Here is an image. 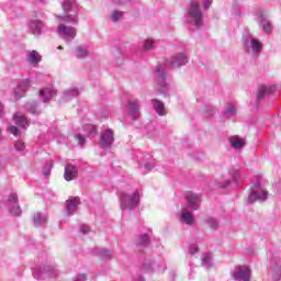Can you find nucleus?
Instances as JSON below:
<instances>
[{
  "instance_id": "1",
  "label": "nucleus",
  "mask_w": 281,
  "mask_h": 281,
  "mask_svg": "<svg viewBox=\"0 0 281 281\" xmlns=\"http://www.w3.org/2000/svg\"><path fill=\"white\" fill-rule=\"evenodd\" d=\"M139 203V192H134L133 195L126 193L121 194V209L133 210Z\"/></svg>"
},
{
  "instance_id": "2",
  "label": "nucleus",
  "mask_w": 281,
  "mask_h": 281,
  "mask_svg": "<svg viewBox=\"0 0 281 281\" xmlns=\"http://www.w3.org/2000/svg\"><path fill=\"white\" fill-rule=\"evenodd\" d=\"M189 16L195 21L196 27H201V25H203V13L201 12L198 2H190Z\"/></svg>"
},
{
  "instance_id": "3",
  "label": "nucleus",
  "mask_w": 281,
  "mask_h": 281,
  "mask_svg": "<svg viewBox=\"0 0 281 281\" xmlns=\"http://www.w3.org/2000/svg\"><path fill=\"white\" fill-rule=\"evenodd\" d=\"M57 33L59 36H63L65 41H74L77 35L76 27L67 26L65 24H59L57 26Z\"/></svg>"
},
{
  "instance_id": "4",
  "label": "nucleus",
  "mask_w": 281,
  "mask_h": 281,
  "mask_svg": "<svg viewBox=\"0 0 281 281\" xmlns=\"http://www.w3.org/2000/svg\"><path fill=\"white\" fill-rule=\"evenodd\" d=\"M267 196H269V191L266 189L255 190L249 195V203H254V201H267Z\"/></svg>"
},
{
  "instance_id": "5",
  "label": "nucleus",
  "mask_w": 281,
  "mask_h": 281,
  "mask_svg": "<svg viewBox=\"0 0 281 281\" xmlns=\"http://www.w3.org/2000/svg\"><path fill=\"white\" fill-rule=\"evenodd\" d=\"M271 93H276V86H258L257 100L260 101L265 95H271Z\"/></svg>"
},
{
  "instance_id": "6",
  "label": "nucleus",
  "mask_w": 281,
  "mask_h": 281,
  "mask_svg": "<svg viewBox=\"0 0 281 281\" xmlns=\"http://www.w3.org/2000/svg\"><path fill=\"white\" fill-rule=\"evenodd\" d=\"M228 142L231 146L236 150H240V148H245V146L247 145V140L238 135L229 136Z\"/></svg>"
},
{
  "instance_id": "7",
  "label": "nucleus",
  "mask_w": 281,
  "mask_h": 281,
  "mask_svg": "<svg viewBox=\"0 0 281 281\" xmlns=\"http://www.w3.org/2000/svg\"><path fill=\"white\" fill-rule=\"evenodd\" d=\"M79 205H80V198H78V196L69 198L66 201V210H67L68 214H74V212H76L78 210Z\"/></svg>"
},
{
  "instance_id": "8",
  "label": "nucleus",
  "mask_w": 281,
  "mask_h": 281,
  "mask_svg": "<svg viewBox=\"0 0 281 281\" xmlns=\"http://www.w3.org/2000/svg\"><path fill=\"white\" fill-rule=\"evenodd\" d=\"M27 89H30V80L25 79L15 90V100H21L27 92Z\"/></svg>"
},
{
  "instance_id": "9",
  "label": "nucleus",
  "mask_w": 281,
  "mask_h": 281,
  "mask_svg": "<svg viewBox=\"0 0 281 281\" xmlns=\"http://www.w3.org/2000/svg\"><path fill=\"white\" fill-rule=\"evenodd\" d=\"M113 142H115V138L113 137V132L111 130H106L101 134V144L105 148H109Z\"/></svg>"
},
{
  "instance_id": "10",
  "label": "nucleus",
  "mask_w": 281,
  "mask_h": 281,
  "mask_svg": "<svg viewBox=\"0 0 281 281\" xmlns=\"http://www.w3.org/2000/svg\"><path fill=\"white\" fill-rule=\"evenodd\" d=\"M64 177L66 181H74V179L78 177V169H76L74 165H67L65 168Z\"/></svg>"
},
{
  "instance_id": "11",
  "label": "nucleus",
  "mask_w": 281,
  "mask_h": 281,
  "mask_svg": "<svg viewBox=\"0 0 281 281\" xmlns=\"http://www.w3.org/2000/svg\"><path fill=\"white\" fill-rule=\"evenodd\" d=\"M38 95L42 98L43 102H49V100L56 95V90L52 88H44L40 90Z\"/></svg>"
},
{
  "instance_id": "12",
  "label": "nucleus",
  "mask_w": 281,
  "mask_h": 281,
  "mask_svg": "<svg viewBox=\"0 0 281 281\" xmlns=\"http://www.w3.org/2000/svg\"><path fill=\"white\" fill-rule=\"evenodd\" d=\"M13 121L18 126H22V128H26V126H30V121L27 120V116L23 115L21 112H16L14 114Z\"/></svg>"
},
{
  "instance_id": "13",
  "label": "nucleus",
  "mask_w": 281,
  "mask_h": 281,
  "mask_svg": "<svg viewBox=\"0 0 281 281\" xmlns=\"http://www.w3.org/2000/svg\"><path fill=\"white\" fill-rule=\"evenodd\" d=\"M188 63V57L186 55L180 54L172 58L171 60V69H177V67H181V65H186Z\"/></svg>"
},
{
  "instance_id": "14",
  "label": "nucleus",
  "mask_w": 281,
  "mask_h": 281,
  "mask_svg": "<svg viewBox=\"0 0 281 281\" xmlns=\"http://www.w3.org/2000/svg\"><path fill=\"white\" fill-rule=\"evenodd\" d=\"M236 280H240V281H249L251 280V269L249 268H245L239 270L236 274H235Z\"/></svg>"
},
{
  "instance_id": "15",
  "label": "nucleus",
  "mask_w": 281,
  "mask_h": 281,
  "mask_svg": "<svg viewBox=\"0 0 281 281\" xmlns=\"http://www.w3.org/2000/svg\"><path fill=\"white\" fill-rule=\"evenodd\" d=\"M153 106L156 111V113H158V115L164 116L167 115V111H166V105L164 104V102L159 101V100H153Z\"/></svg>"
},
{
  "instance_id": "16",
  "label": "nucleus",
  "mask_w": 281,
  "mask_h": 281,
  "mask_svg": "<svg viewBox=\"0 0 281 281\" xmlns=\"http://www.w3.org/2000/svg\"><path fill=\"white\" fill-rule=\"evenodd\" d=\"M186 199L190 207H193V210H196L195 205L200 203L199 195L194 193H187Z\"/></svg>"
},
{
  "instance_id": "17",
  "label": "nucleus",
  "mask_w": 281,
  "mask_h": 281,
  "mask_svg": "<svg viewBox=\"0 0 281 281\" xmlns=\"http://www.w3.org/2000/svg\"><path fill=\"white\" fill-rule=\"evenodd\" d=\"M32 34H41V30H43V22L35 20L30 24Z\"/></svg>"
},
{
  "instance_id": "18",
  "label": "nucleus",
  "mask_w": 281,
  "mask_h": 281,
  "mask_svg": "<svg viewBox=\"0 0 281 281\" xmlns=\"http://www.w3.org/2000/svg\"><path fill=\"white\" fill-rule=\"evenodd\" d=\"M181 218L186 225H193L194 224V215L188 211H183L181 214Z\"/></svg>"
},
{
  "instance_id": "19",
  "label": "nucleus",
  "mask_w": 281,
  "mask_h": 281,
  "mask_svg": "<svg viewBox=\"0 0 281 281\" xmlns=\"http://www.w3.org/2000/svg\"><path fill=\"white\" fill-rule=\"evenodd\" d=\"M75 56L76 58H87L89 56V50L86 47L77 46L75 48Z\"/></svg>"
},
{
  "instance_id": "20",
  "label": "nucleus",
  "mask_w": 281,
  "mask_h": 281,
  "mask_svg": "<svg viewBox=\"0 0 281 281\" xmlns=\"http://www.w3.org/2000/svg\"><path fill=\"white\" fill-rule=\"evenodd\" d=\"M19 204V195L16 193H11L7 199V206L12 207Z\"/></svg>"
},
{
  "instance_id": "21",
  "label": "nucleus",
  "mask_w": 281,
  "mask_h": 281,
  "mask_svg": "<svg viewBox=\"0 0 281 281\" xmlns=\"http://www.w3.org/2000/svg\"><path fill=\"white\" fill-rule=\"evenodd\" d=\"M29 61L31 65H36L37 63H41V54L38 52L33 50L29 55Z\"/></svg>"
},
{
  "instance_id": "22",
  "label": "nucleus",
  "mask_w": 281,
  "mask_h": 281,
  "mask_svg": "<svg viewBox=\"0 0 281 281\" xmlns=\"http://www.w3.org/2000/svg\"><path fill=\"white\" fill-rule=\"evenodd\" d=\"M9 211L12 216H21V214H23V211L21 210V206L19 204L9 206Z\"/></svg>"
},
{
  "instance_id": "23",
  "label": "nucleus",
  "mask_w": 281,
  "mask_h": 281,
  "mask_svg": "<svg viewBox=\"0 0 281 281\" xmlns=\"http://www.w3.org/2000/svg\"><path fill=\"white\" fill-rule=\"evenodd\" d=\"M250 45L252 52H260V49H262V42H260V40H251Z\"/></svg>"
},
{
  "instance_id": "24",
  "label": "nucleus",
  "mask_w": 281,
  "mask_h": 281,
  "mask_svg": "<svg viewBox=\"0 0 281 281\" xmlns=\"http://www.w3.org/2000/svg\"><path fill=\"white\" fill-rule=\"evenodd\" d=\"M156 76H157L158 81L160 82L161 87H164V85L166 82V78L164 77V69H161V67H158L157 71H156Z\"/></svg>"
},
{
  "instance_id": "25",
  "label": "nucleus",
  "mask_w": 281,
  "mask_h": 281,
  "mask_svg": "<svg viewBox=\"0 0 281 281\" xmlns=\"http://www.w3.org/2000/svg\"><path fill=\"white\" fill-rule=\"evenodd\" d=\"M128 109L132 113H134V115H137V113H139V105H137L135 102H130Z\"/></svg>"
},
{
  "instance_id": "26",
  "label": "nucleus",
  "mask_w": 281,
  "mask_h": 281,
  "mask_svg": "<svg viewBox=\"0 0 281 281\" xmlns=\"http://www.w3.org/2000/svg\"><path fill=\"white\" fill-rule=\"evenodd\" d=\"M14 148L15 150H25V143H23L22 140H18L15 144H14Z\"/></svg>"
},
{
  "instance_id": "27",
  "label": "nucleus",
  "mask_w": 281,
  "mask_h": 281,
  "mask_svg": "<svg viewBox=\"0 0 281 281\" xmlns=\"http://www.w3.org/2000/svg\"><path fill=\"white\" fill-rule=\"evenodd\" d=\"M34 223H36L37 225L41 223H45V218H43V215L41 213H36L34 215Z\"/></svg>"
},
{
  "instance_id": "28",
  "label": "nucleus",
  "mask_w": 281,
  "mask_h": 281,
  "mask_svg": "<svg viewBox=\"0 0 281 281\" xmlns=\"http://www.w3.org/2000/svg\"><path fill=\"white\" fill-rule=\"evenodd\" d=\"M154 45H155V42L153 40L148 38V40L145 41L144 48L145 49H153Z\"/></svg>"
},
{
  "instance_id": "29",
  "label": "nucleus",
  "mask_w": 281,
  "mask_h": 281,
  "mask_svg": "<svg viewBox=\"0 0 281 281\" xmlns=\"http://www.w3.org/2000/svg\"><path fill=\"white\" fill-rule=\"evenodd\" d=\"M85 130L86 131H89V134L91 135V134H98V130H97V127L94 126V125H91V124H89V125H86L85 126Z\"/></svg>"
},
{
  "instance_id": "30",
  "label": "nucleus",
  "mask_w": 281,
  "mask_h": 281,
  "mask_svg": "<svg viewBox=\"0 0 281 281\" xmlns=\"http://www.w3.org/2000/svg\"><path fill=\"white\" fill-rule=\"evenodd\" d=\"M112 19H113L114 22L120 21V19H122V12L114 11L113 14H112Z\"/></svg>"
},
{
  "instance_id": "31",
  "label": "nucleus",
  "mask_w": 281,
  "mask_h": 281,
  "mask_svg": "<svg viewBox=\"0 0 281 281\" xmlns=\"http://www.w3.org/2000/svg\"><path fill=\"white\" fill-rule=\"evenodd\" d=\"M77 140L79 146H85V144L87 143V139L81 134L77 135Z\"/></svg>"
},
{
  "instance_id": "32",
  "label": "nucleus",
  "mask_w": 281,
  "mask_h": 281,
  "mask_svg": "<svg viewBox=\"0 0 281 281\" xmlns=\"http://www.w3.org/2000/svg\"><path fill=\"white\" fill-rule=\"evenodd\" d=\"M58 19H60L61 21H69V23H78V19H69V15L65 18H61L60 15H58Z\"/></svg>"
},
{
  "instance_id": "33",
  "label": "nucleus",
  "mask_w": 281,
  "mask_h": 281,
  "mask_svg": "<svg viewBox=\"0 0 281 281\" xmlns=\"http://www.w3.org/2000/svg\"><path fill=\"white\" fill-rule=\"evenodd\" d=\"M9 131L12 135H14L16 137V135H19V128L14 125L9 126Z\"/></svg>"
},
{
  "instance_id": "34",
  "label": "nucleus",
  "mask_w": 281,
  "mask_h": 281,
  "mask_svg": "<svg viewBox=\"0 0 281 281\" xmlns=\"http://www.w3.org/2000/svg\"><path fill=\"white\" fill-rule=\"evenodd\" d=\"M139 245H148V235L145 234L140 237Z\"/></svg>"
},
{
  "instance_id": "35",
  "label": "nucleus",
  "mask_w": 281,
  "mask_h": 281,
  "mask_svg": "<svg viewBox=\"0 0 281 281\" xmlns=\"http://www.w3.org/2000/svg\"><path fill=\"white\" fill-rule=\"evenodd\" d=\"M207 223H210L211 227L214 228L216 227V220L212 218V217H209L207 220Z\"/></svg>"
},
{
  "instance_id": "36",
  "label": "nucleus",
  "mask_w": 281,
  "mask_h": 281,
  "mask_svg": "<svg viewBox=\"0 0 281 281\" xmlns=\"http://www.w3.org/2000/svg\"><path fill=\"white\" fill-rule=\"evenodd\" d=\"M91 232V228L87 225L81 226V233L82 234H89Z\"/></svg>"
},
{
  "instance_id": "37",
  "label": "nucleus",
  "mask_w": 281,
  "mask_h": 281,
  "mask_svg": "<svg viewBox=\"0 0 281 281\" xmlns=\"http://www.w3.org/2000/svg\"><path fill=\"white\" fill-rule=\"evenodd\" d=\"M263 31L271 32V24L270 23H265L263 24Z\"/></svg>"
},
{
  "instance_id": "38",
  "label": "nucleus",
  "mask_w": 281,
  "mask_h": 281,
  "mask_svg": "<svg viewBox=\"0 0 281 281\" xmlns=\"http://www.w3.org/2000/svg\"><path fill=\"white\" fill-rule=\"evenodd\" d=\"M210 5H212V0H206L204 2V8L207 9V8H210Z\"/></svg>"
},
{
  "instance_id": "39",
  "label": "nucleus",
  "mask_w": 281,
  "mask_h": 281,
  "mask_svg": "<svg viewBox=\"0 0 281 281\" xmlns=\"http://www.w3.org/2000/svg\"><path fill=\"white\" fill-rule=\"evenodd\" d=\"M87 276L86 274H80L77 281H86Z\"/></svg>"
},
{
  "instance_id": "40",
  "label": "nucleus",
  "mask_w": 281,
  "mask_h": 281,
  "mask_svg": "<svg viewBox=\"0 0 281 281\" xmlns=\"http://www.w3.org/2000/svg\"><path fill=\"white\" fill-rule=\"evenodd\" d=\"M0 117H3V104L0 103Z\"/></svg>"
},
{
  "instance_id": "41",
  "label": "nucleus",
  "mask_w": 281,
  "mask_h": 281,
  "mask_svg": "<svg viewBox=\"0 0 281 281\" xmlns=\"http://www.w3.org/2000/svg\"><path fill=\"white\" fill-rule=\"evenodd\" d=\"M44 175L47 177L49 176V170L48 171H44Z\"/></svg>"
},
{
  "instance_id": "42",
  "label": "nucleus",
  "mask_w": 281,
  "mask_h": 281,
  "mask_svg": "<svg viewBox=\"0 0 281 281\" xmlns=\"http://www.w3.org/2000/svg\"><path fill=\"white\" fill-rule=\"evenodd\" d=\"M31 112H32V113H35V111H34V106H32V108H31Z\"/></svg>"
},
{
  "instance_id": "43",
  "label": "nucleus",
  "mask_w": 281,
  "mask_h": 281,
  "mask_svg": "<svg viewBox=\"0 0 281 281\" xmlns=\"http://www.w3.org/2000/svg\"><path fill=\"white\" fill-rule=\"evenodd\" d=\"M145 168H148V169H150V165H146V166H145Z\"/></svg>"
},
{
  "instance_id": "44",
  "label": "nucleus",
  "mask_w": 281,
  "mask_h": 281,
  "mask_svg": "<svg viewBox=\"0 0 281 281\" xmlns=\"http://www.w3.org/2000/svg\"><path fill=\"white\" fill-rule=\"evenodd\" d=\"M57 49H63V46H58Z\"/></svg>"
},
{
  "instance_id": "45",
  "label": "nucleus",
  "mask_w": 281,
  "mask_h": 281,
  "mask_svg": "<svg viewBox=\"0 0 281 281\" xmlns=\"http://www.w3.org/2000/svg\"><path fill=\"white\" fill-rule=\"evenodd\" d=\"M137 281H144V279L140 278V279H138Z\"/></svg>"
},
{
  "instance_id": "46",
  "label": "nucleus",
  "mask_w": 281,
  "mask_h": 281,
  "mask_svg": "<svg viewBox=\"0 0 281 281\" xmlns=\"http://www.w3.org/2000/svg\"><path fill=\"white\" fill-rule=\"evenodd\" d=\"M64 10H67V7H65V4H64Z\"/></svg>"
},
{
  "instance_id": "47",
  "label": "nucleus",
  "mask_w": 281,
  "mask_h": 281,
  "mask_svg": "<svg viewBox=\"0 0 281 281\" xmlns=\"http://www.w3.org/2000/svg\"><path fill=\"white\" fill-rule=\"evenodd\" d=\"M54 165L53 164H50V168L53 167Z\"/></svg>"
}]
</instances>
